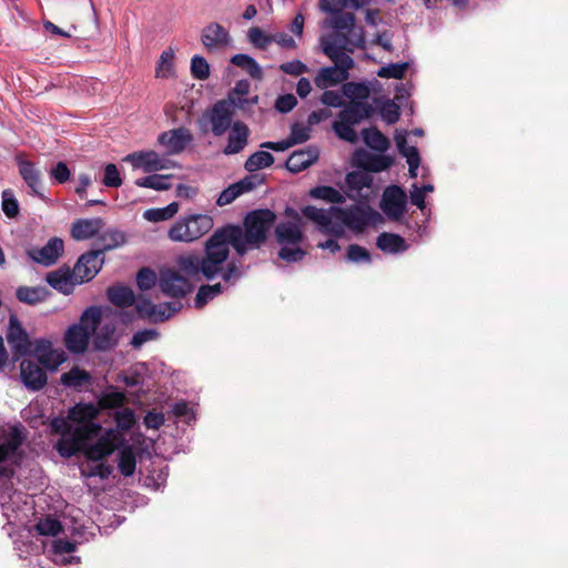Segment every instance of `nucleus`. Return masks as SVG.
I'll return each instance as SVG.
<instances>
[{"label":"nucleus","mask_w":568,"mask_h":568,"mask_svg":"<svg viewBox=\"0 0 568 568\" xmlns=\"http://www.w3.org/2000/svg\"><path fill=\"white\" fill-rule=\"evenodd\" d=\"M99 414L95 404L78 403L69 408L67 417L51 419V434L60 435L54 449L61 457L71 458L82 453L89 460L102 462L124 442V436L116 429L103 432L102 425L95 422Z\"/></svg>","instance_id":"1"},{"label":"nucleus","mask_w":568,"mask_h":568,"mask_svg":"<svg viewBox=\"0 0 568 568\" xmlns=\"http://www.w3.org/2000/svg\"><path fill=\"white\" fill-rule=\"evenodd\" d=\"M230 256V248L223 246L214 232L204 244V255L191 252L179 255L175 258L176 270L164 268L160 272L159 288L169 297L180 300L193 292L194 285L191 278L213 281L221 272V265L225 264Z\"/></svg>","instance_id":"2"},{"label":"nucleus","mask_w":568,"mask_h":568,"mask_svg":"<svg viewBox=\"0 0 568 568\" xmlns=\"http://www.w3.org/2000/svg\"><path fill=\"white\" fill-rule=\"evenodd\" d=\"M276 213L271 209H254L248 211L242 224L227 223L215 230L216 235L226 246L244 256L248 251L261 250L268 242L274 231Z\"/></svg>","instance_id":"3"},{"label":"nucleus","mask_w":568,"mask_h":568,"mask_svg":"<svg viewBox=\"0 0 568 568\" xmlns=\"http://www.w3.org/2000/svg\"><path fill=\"white\" fill-rule=\"evenodd\" d=\"M348 38L345 33H336L332 37H322V51L334 65L321 68L314 78V83L320 89H327L343 83L349 78V70L354 67V60L349 55L353 49L347 48Z\"/></svg>","instance_id":"4"},{"label":"nucleus","mask_w":568,"mask_h":568,"mask_svg":"<svg viewBox=\"0 0 568 568\" xmlns=\"http://www.w3.org/2000/svg\"><path fill=\"white\" fill-rule=\"evenodd\" d=\"M213 227V219L209 214H191L179 219L169 229L168 236L173 242H193Z\"/></svg>","instance_id":"5"},{"label":"nucleus","mask_w":568,"mask_h":568,"mask_svg":"<svg viewBox=\"0 0 568 568\" xmlns=\"http://www.w3.org/2000/svg\"><path fill=\"white\" fill-rule=\"evenodd\" d=\"M329 212L352 231L363 232L368 225H376L384 221L382 214L367 204H356L347 209L331 206Z\"/></svg>","instance_id":"6"},{"label":"nucleus","mask_w":568,"mask_h":568,"mask_svg":"<svg viewBox=\"0 0 568 568\" xmlns=\"http://www.w3.org/2000/svg\"><path fill=\"white\" fill-rule=\"evenodd\" d=\"M338 120L333 123L335 134L343 141L356 143L358 140L354 125L363 121V115L357 101L345 103L337 114Z\"/></svg>","instance_id":"7"},{"label":"nucleus","mask_w":568,"mask_h":568,"mask_svg":"<svg viewBox=\"0 0 568 568\" xmlns=\"http://www.w3.org/2000/svg\"><path fill=\"white\" fill-rule=\"evenodd\" d=\"M182 308L183 304L180 301L153 304L151 300L146 297H141L135 305L139 316L149 320L151 323H163Z\"/></svg>","instance_id":"8"},{"label":"nucleus","mask_w":568,"mask_h":568,"mask_svg":"<svg viewBox=\"0 0 568 568\" xmlns=\"http://www.w3.org/2000/svg\"><path fill=\"white\" fill-rule=\"evenodd\" d=\"M8 344L11 347L12 361L18 362L20 358L27 356L32 347V341L28 332L22 326L17 315H10L8 329L6 334Z\"/></svg>","instance_id":"9"},{"label":"nucleus","mask_w":568,"mask_h":568,"mask_svg":"<svg viewBox=\"0 0 568 568\" xmlns=\"http://www.w3.org/2000/svg\"><path fill=\"white\" fill-rule=\"evenodd\" d=\"M379 207L389 220L399 221L407 207L405 190L395 184L387 186L383 192Z\"/></svg>","instance_id":"10"},{"label":"nucleus","mask_w":568,"mask_h":568,"mask_svg":"<svg viewBox=\"0 0 568 568\" xmlns=\"http://www.w3.org/2000/svg\"><path fill=\"white\" fill-rule=\"evenodd\" d=\"M104 264V253L100 248L90 250L78 258L73 270L80 283L90 282L101 271Z\"/></svg>","instance_id":"11"},{"label":"nucleus","mask_w":568,"mask_h":568,"mask_svg":"<svg viewBox=\"0 0 568 568\" xmlns=\"http://www.w3.org/2000/svg\"><path fill=\"white\" fill-rule=\"evenodd\" d=\"M74 270L63 265L58 270L47 273L45 282L59 293L70 295L74 291V286L81 284Z\"/></svg>","instance_id":"12"},{"label":"nucleus","mask_w":568,"mask_h":568,"mask_svg":"<svg viewBox=\"0 0 568 568\" xmlns=\"http://www.w3.org/2000/svg\"><path fill=\"white\" fill-rule=\"evenodd\" d=\"M64 243L60 237H51L44 246L28 251L29 257L43 266H51L62 256Z\"/></svg>","instance_id":"13"},{"label":"nucleus","mask_w":568,"mask_h":568,"mask_svg":"<svg viewBox=\"0 0 568 568\" xmlns=\"http://www.w3.org/2000/svg\"><path fill=\"white\" fill-rule=\"evenodd\" d=\"M20 377L23 385L32 392L42 389L48 383L47 372L31 359L21 362Z\"/></svg>","instance_id":"14"},{"label":"nucleus","mask_w":568,"mask_h":568,"mask_svg":"<svg viewBox=\"0 0 568 568\" xmlns=\"http://www.w3.org/2000/svg\"><path fill=\"white\" fill-rule=\"evenodd\" d=\"M207 116L211 123L212 133L215 136L223 135L233 125V110L229 109L222 100H219L213 104Z\"/></svg>","instance_id":"15"},{"label":"nucleus","mask_w":568,"mask_h":568,"mask_svg":"<svg viewBox=\"0 0 568 568\" xmlns=\"http://www.w3.org/2000/svg\"><path fill=\"white\" fill-rule=\"evenodd\" d=\"M92 332L82 324L74 323L68 327L64 334V345L72 354H83L89 346Z\"/></svg>","instance_id":"16"},{"label":"nucleus","mask_w":568,"mask_h":568,"mask_svg":"<svg viewBox=\"0 0 568 568\" xmlns=\"http://www.w3.org/2000/svg\"><path fill=\"white\" fill-rule=\"evenodd\" d=\"M274 237L280 246L300 245L305 239L303 225L296 222H275Z\"/></svg>","instance_id":"17"},{"label":"nucleus","mask_w":568,"mask_h":568,"mask_svg":"<svg viewBox=\"0 0 568 568\" xmlns=\"http://www.w3.org/2000/svg\"><path fill=\"white\" fill-rule=\"evenodd\" d=\"M191 141L192 134L185 128L162 132L158 138V142L168 148V154L181 153Z\"/></svg>","instance_id":"18"},{"label":"nucleus","mask_w":568,"mask_h":568,"mask_svg":"<svg viewBox=\"0 0 568 568\" xmlns=\"http://www.w3.org/2000/svg\"><path fill=\"white\" fill-rule=\"evenodd\" d=\"M16 162L19 168V173L23 181L31 190V194L44 200L45 196L40 191L41 189V173L37 169L36 164L29 160L22 158L21 154L16 156Z\"/></svg>","instance_id":"19"},{"label":"nucleus","mask_w":568,"mask_h":568,"mask_svg":"<svg viewBox=\"0 0 568 568\" xmlns=\"http://www.w3.org/2000/svg\"><path fill=\"white\" fill-rule=\"evenodd\" d=\"M231 40L229 31L217 22H211L202 30L201 42L209 51L226 47Z\"/></svg>","instance_id":"20"},{"label":"nucleus","mask_w":568,"mask_h":568,"mask_svg":"<svg viewBox=\"0 0 568 568\" xmlns=\"http://www.w3.org/2000/svg\"><path fill=\"white\" fill-rule=\"evenodd\" d=\"M318 158V148L310 145L305 150L294 151L286 160L285 168L292 173H300L314 164Z\"/></svg>","instance_id":"21"},{"label":"nucleus","mask_w":568,"mask_h":568,"mask_svg":"<svg viewBox=\"0 0 568 568\" xmlns=\"http://www.w3.org/2000/svg\"><path fill=\"white\" fill-rule=\"evenodd\" d=\"M103 226L101 217L78 219L71 224L70 233L75 241H84L97 236Z\"/></svg>","instance_id":"22"},{"label":"nucleus","mask_w":568,"mask_h":568,"mask_svg":"<svg viewBox=\"0 0 568 568\" xmlns=\"http://www.w3.org/2000/svg\"><path fill=\"white\" fill-rule=\"evenodd\" d=\"M248 135L250 130L245 123L241 121L234 122L227 138V144L223 150L224 154L240 153L247 144Z\"/></svg>","instance_id":"23"},{"label":"nucleus","mask_w":568,"mask_h":568,"mask_svg":"<svg viewBox=\"0 0 568 568\" xmlns=\"http://www.w3.org/2000/svg\"><path fill=\"white\" fill-rule=\"evenodd\" d=\"M123 161L132 164L134 169H142L145 173L158 172L159 154L155 151H138L128 154Z\"/></svg>","instance_id":"24"},{"label":"nucleus","mask_w":568,"mask_h":568,"mask_svg":"<svg viewBox=\"0 0 568 568\" xmlns=\"http://www.w3.org/2000/svg\"><path fill=\"white\" fill-rule=\"evenodd\" d=\"M376 247L384 253L399 254L406 252L409 245L399 234L383 232L376 239Z\"/></svg>","instance_id":"25"},{"label":"nucleus","mask_w":568,"mask_h":568,"mask_svg":"<svg viewBox=\"0 0 568 568\" xmlns=\"http://www.w3.org/2000/svg\"><path fill=\"white\" fill-rule=\"evenodd\" d=\"M115 450H119L118 467L120 473L125 477L132 476L136 467V458L133 447L129 445L128 440L124 438V442L118 445Z\"/></svg>","instance_id":"26"},{"label":"nucleus","mask_w":568,"mask_h":568,"mask_svg":"<svg viewBox=\"0 0 568 568\" xmlns=\"http://www.w3.org/2000/svg\"><path fill=\"white\" fill-rule=\"evenodd\" d=\"M50 290L45 286H19L16 291V297L19 302L27 305H37L51 296Z\"/></svg>","instance_id":"27"},{"label":"nucleus","mask_w":568,"mask_h":568,"mask_svg":"<svg viewBox=\"0 0 568 568\" xmlns=\"http://www.w3.org/2000/svg\"><path fill=\"white\" fill-rule=\"evenodd\" d=\"M108 300L118 307H129L135 302V294L131 287L125 285H112L106 290Z\"/></svg>","instance_id":"28"},{"label":"nucleus","mask_w":568,"mask_h":568,"mask_svg":"<svg viewBox=\"0 0 568 568\" xmlns=\"http://www.w3.org/2000/svg\"><path fill=\"white\" fill-rule=\"evenodd\" d=\"M362 138L369 149L381 153L387 151L390 145L388 138L375 126L363 129Z\"/></svg>","instance_id":"29"},{"label":"nucleus","mask_w":568,"mask_h":568,"mask_svg":"<svg viewBox=\"0 0 568 568\" xmlns=\"http://www.w3.org/2000/svg\"><path fill=\"white\" fill-rule=\"evenodd\" d=\"M114 326L110 324L103 325L93 336V348L100 352L114 348L118 345V339L114 337Z\"/></svg>","instance_id":"30"},{"label":"nucleus","mask_w":568,"mask_h":568,"mask_svg":"<svg viewBox=\"0 0 568 568\" xmlns=\"http://www.w3.org/2000/svg\"><path fill=\"white\" fill-rule=\"evenodd\" d=\"M231 63L244 69L252 79L262 80L263 70L254 58L245 53H236L231 58Z\"/></svg>","instance_id":"31"},{"label":"nucleus","mask_w":568,"mask_h":568,"mask_svg":"<svg viewBox=\"0 0 568 568\" xmlns=\"http://www.w3.org/2000/svg\"><path fill=\"white\" fill-rule=\"evenodd\" d=\"M374 103L378 105L379 113L387 124H395L399 120L402 110L394 100L375 98Z\"/></svg>","instance_id":"32"},{"label":"nucleus","mask_w":568,"mask_h":568,"mask_svg":"<svg viewBox=\"0 0 568 568\" xmlns=\"http://www.w3.org/2000/svg\"><path fill=\"white\" fill-rule=\"evenodd\" d=\"M225 286L221 283L203 284L199 287L197 293L194 297V307L197 310L203 308L215 296L222 294Z\"/></svg>","instance_id":"33"},{"label":"nucleus","mask_w":568,"mask_h":568,"mask_svg":"<svg viewBox=\"0 0 568 568\" xmlns=\"http://www.w3.org/2000/svg\"><path fill=\"white\" fill-rule=\"evenodd\" d=\"M308 194L312 199L323 200L333 204H343L345 202V196L331 185L315 186L310 190Z\"/></svg>","instance_id":"34"},{"label":"nucleus","mask_w":568,"mask_h":568,"mask_svg":"<svg viewBox=\"0 0 568 568\" xmlns=\"http://www.w3.org/2000/svg\"><path fill=\"white\" fill-rule=\"evenodd\" d=\"M61 384L65 387L79 388L91 381L90 374L74 366L69 372L63 373L60 377Z\"/></svg>","instance_id":"35"},{"label":"nucleus","mask_w":568,"mask_h":568,"mask_svg":"<svg viewBox=\"0 0 568 568\" xmlns=\"http://www.w3.org/2000/svg\"><path fill=\"white\" fill-rule=\"evenodd\" d=\"M274 161L275 159L272 153L267 151H256L247 158L244 163V169L250 173H254L257 170L271 166Z\"/></svg>","instance_id":"36"},{"label":"nucleus","mask_w":568,"mask_h":568,"mask_svg":"<svg viewBox=\"0 0 568 568\" xmlns=\"http://www.w3.org/2000/svg\"><path fill=\"white\" fill-rule=\"evenodd\" d=\"M171 178V174H150L148 176L135 180V185L140 187L153 189L155 191H168L172 186V184L169 182Z\"/></svg>","instance_id":"37"},{"label":"nucleus","mask_w":568,"mask_h":568,"mask_svg":"<svg viewBox=\"0 0 568 568\" xmlns=\"http://www.w3.org/2000/svg\"><path fill=\"white\" fill-rule=\"evenodd\" d=\"M301 213L303 216L307 217L312 222L316 223L324 230H328L332 225V217L329 215V210L325 211L323 209H317L313 205H306L301 209Z\"/></svg>","instance_id":"38"},{"label":"nucleus","mask_w":568,"mask_h":568,"mask_svg":"<svg viewBox=\"0 0 568 568\" xmlns=\"http://www.w3.org/2000/svg\"><path fill=\"white\" fill-rule=\"evenodd\" d=\"M369 88L364 82H345L342 87V94L351 101H363L369 97Z\"/></svg>","instance_id":"39"},{"label":"nucleus","mask_w":568,"mask_h":568,"mask_svg":"<svg viewBox=\"0 0 568 568\" xmlns=\"http://www.w3.org/2000/svg\"><path fill=\"white\" fill-rule=\"evenodd\" d=\"M179 211V203L172 202L164 207L149 209L144 211L143 217L149 222H162L173 217Z\"/></svg>","instance_id":"40"},{"label":"nucleus","mask_w":568,"mask_h":568,"mask_svg":"<svg viewBox=\"0 0 568 568\" xmlns=\"http://www.w3.org/2000/svg\"><path fill=\"white\" fill-rule=\"evenodd\" d=\"M362 155L368 159L367 172L379 173L388 170L394 164V158L387 154L362 152Z\"/></svg>","instance_id":"41"},{"label":"nucleus","mask_w":568,"mask_h":568,"mask_svg":"<svg viewBox=\"0 0 568 568\" xmlns=\"http://www.w3.org/2000/svg\"><path fill=\"white\" fill-rule=\"evenodd\" d=\"M26 440V434L23 433V428L21 425L13 426L10 430L9 437L4 443L8 444L14 454L18 456L17 459L13 460V465L19 466L20 460L22 458V453L19 450L22 444Z\"/></svg>","instance_id":"42"},{"label":"nucleus","mask_w":568,"mask_h":568,"mask_svg":"<svg viewBox=\"0 0 568 568\" xmlns=\"http://www.w3.org/2000/svg\"><path fill=\"white\" fill-rule=\"evenodd\" d=\"M34 529L41 536L55 537L59 534L63 532V526L61 521L51 516H47L45 518L40 519L36 524Z\"/></svg>","instance_id":"43"},{"label":"nucleus","mask_w":568,"mask_h":568,"mask_svg":"<svg viewBox=\"0 0 568 568\" xmlns=\"http://www.w3.org/2000/svg\"><path fill=\"white\" fill-rule=\"evenodd\" d=\"M346 184L349 187V190H354L359 192L364 187H371L373 184V178L369 175V173L361 172V171H353L346 174L345 178Z\"/></svg>","instance_id":"44"},{"label":"nucleus","mask_w":568,"mask_h":568,"mask_svg":"<svg viewBox=\"0 0 568 568\" xmlns=\"http://www.w3.org/2000/svg\"><path fill=\"white\" fill-rule=\"evenodd\" d=\"M409 65V62L389 63L378 69L376 74L383 79L402 80L405 78Z\"/></svg>","instance_id":"45"},{"label":"nucleus","mask_w":568,"mask_h":568,"mask_svg":"<svg viewBox=\"0 0 568 568\" xmlns=\"http://www.w3.org/2000/svg\"><path fill=\"white\" fill-rule=\"evenodd\" d=\"M1 209L9 219H16L20 213V205L11 189H6L1 193Z\"/></svg>","instance_id":"46"},{"label":"nucleus","mask_w":568,"mask_h":568,"mask_svg":"<svg viewBox=\"0 0 568 568\" xmlns=\"http://www.w3.org/2000/svg\"><path fill=\"white\" fill-rule=\"evenodd\" d=\"M114 422L116 427L114 429L119 430L123 436V432L130 430L135 424V415L131 408H122L116 410L114 414Z\"/></svg>","instance_id":"47"},{"label":"nucleus","mask_w":568,"mask_h":568,"mask_svg":"<svg viewBox=\"0 0 568 568\" xmlns=\"http://www.w3.org/2000/svg\"><path fill=\"white\" fill-rule=\"evenodd\" d=\"M173 59L174 53L172 49L162 52L155 69V75L158 78H169L174 74Z\"/></svg>","instance_id":"48"},{"label":"nucleus","mask_w":568,"mask_h":568,"mask_svg":"<svg viewBox=\"0 0 568 568\" xmlns=\"http://www.w3.org/2000/svg\"><path fill=\"white\" fill-rule=\"evenodd\" d=\"M264 182V175L258 173H251L233 184L241 196L244 193L253 191L256 186L263 184Z\"/></svg>","instance_id":"49"},{"label":"nucleus","mask_w":568,"mask_h":568,"mask_svg":"<svg viewBox=\"0 0 568 568\" xmlns=\"http://www.w3.org/2000/svg\"><path fill=\"white\" fill-rule=\"evenodd\" d=\"M101 311L98 306H89L82 313L79 324H82L87 329L94 333L101 322Z\"/></svg>","instance_id":"50"},{"label":"nucleus","mask_w":568,"mask_h":568,"mask_svg":"<svg viewBox=\"0 0 568 568\" xmlns=\"http://www.w3.org/2000/svg\"><path fill=\"white\" fill-rule=\"evenodd\" d=\"M243 274L244 273L241 268V265H239L236 261L232 260L227 262L225 266L224 264L221 265V272L219 273V276H221L225 283L234 285L243 276Z\"/></svg>","instance_id":"51"},{"label":"nucleus","mask_w":568,"mask_h":568,"mask_svg":"<svg viewBox=\"0 0 568 568\" xmlns=\"http://www.w3.org/2000/svg\"><path fill=\"white\" fill-rule=\"evenodd\" d=\"M191 75L196 80H206L210 77V64L202 55H194L190 65Z\"/></svg>","instance_id":"52"},{"label":"nucleus","mask_w":568,"mask_h":568,"mask_svg":"<svg viewBox=\"0 0 568 568\" xmlns=\"http://www.w3.org/2000/svg\"><path fill=\"white\" fill-rule=\"evenodd\" d=\"M307 252L300 245H283L281 246L277 256L287 263H296L306 256Z\"/></svg>","instance_id":"53"},{"label":"nucleus","mask_w":568,"mask_h":568,"mask_svg":"<svg viewBox=\"0 0 568 568\" xmlns=\"http://www.w3.org/2000/svg\"><path fill=\"white\" fill-rule=\"evenodd\" d=\"M64 361V353L62 351L59 352L54 349L47 354H42V356L38 358V362L50 372H55Z\"/></svg>","instance_id":"54"},{"label":"nucleus","mask_w":568,"mask_h":568,"mask_svg":"<svg viewBox=\"0 0 568 568\" xmlns=\"http://www.w3.org/2000/svg\"><path fill=\"white\" fill-rule=\"evenodd\" d=\"M332 27L337 31H352L355 26V14L352 12L338 11L333 13Z\"/></svg>","instance_id":"55"},{"label":"nucleus","mask_w":568,"mask_h":568,"mask_svg":"<svg viewBox=\"0 0 568 568\" xmlns=\"http://www.w3.org/2000/svg\"><path fill=\"white\" fill-rule=\"evenodd\" d=\"M100 240L103 242V245L100 250L105 253L106 251L122 245L125 242V236L118 230H109L100 236Z\"/></svg>","instance_id":"56"},{"label":"nucleus","mask_w":568,"mask_h":568,"mask_svg":"<svg viewBox=\"0 0 568 568\" xmlns=\"http://www.w3.org/2000/svg\"><path fill=\"white\" fill-rule=\"evenodd\" d=\"M346 260L352 263H371L372 255L364 246L349 244L346 252Z\"/></svg>","instance_id":"57"},{"label":"nucleus","mask_w":568,"mask_h":568,"mask_svg":"<svg viewBox=\"0 0 568 568\" xmlns=\"http://www.w3.org/2000/svg\"><path fill=\"white\" fill-rule=\"evenodd\" d=\"M156 273L151 267H142L136 273V285L141 291H149L156 284Z\"/></svg>","instance_id":"58"},{"label":"nucleus","mask_w":568,"mask_h":568,"mask_svg":"<svg viewBox=\"0 0 568 568\" xmlns=\"http://www.w3.org/2000/svg\"><path fill=\"white\" fill-rule=\"evenodd\" d=\"M250 42L257 49L265 50L272 43V34H266L261 28L253 27L247 33Z\"/></svg>","instance_id":"59"},{"label":"nucleus","mask_w":568,"mask_h":568,"mask_svg":"<svg viewBox=\"0 0 568 568\" xmlns=\"http://www.w3.org/2000/svg\"><path fill=\"white\" fill-rule=\"evenodd\" d=\"M310 131L311 126L303 125L302 123H293L291 125V133L287 140L290 141L291 145L301 144L310 140Z\"/></svg>","instance_id":"60"},{"label":"nucleus","mask_w":568,"mask_h":568,"mask_svg":"<svg viewBox=\"0 0 568 568\" xmlns=\"http://www.w3.org/2000/svg\"><path fill=\"white\" fill-rule=\"evenodd\" d=\"M103 184L108 187H119L122 179L115 164L109 163L104 168Z\"/></svg>","instance_id":"61"},{"label":"nucleus","mask_w":568,"mask_h":568,"mask_svg":"<svg viewBox=\"0 0 568 568\" xmlns=\"http://www.w3.org/2000/svg\"><path fill=\"white\" fill-rule=\"evenodd\" d=\"M158 336L159 332L153 328L138 331L133 334L130 344L133 348H140L144 343L155 339Z\"/></svg>","instance_id":"62"},{"label":"nucleus","mask_w":568,"mask_h":568,"mask_svg":"<svg viewBox=\"0 0 568 568\" xmlns=\"http://www.w3.org/2000/svg\"><path fill=\"white\" fill-rule=\"evenodd\" d=\"M49 175L57 183L63 184L70 180L71 172L65 162L59 161L54 166L51 168Z\"/></svg>","instance_id":"63"},{"label":"nucleus","mask_w":568,"mask_h":568,"mask_svg":"<svg viewBox=\"0 0 568 568\" xmlns=\"http://www.w3.org/2000/svg\"><path fill=\"white\" fill-rule=\"evenodd\" d=\"M297 104V99L292 94H282L275 100V110L282 114L291 112Z\"/></svg>","instance_id":"64"}]
</instances>
